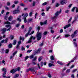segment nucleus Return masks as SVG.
<instances>
[{"mask_svg": "<svg viewBox=\"0 0 78 78\" xmlns=\"http://www.w3.org/2000/svg\"><path fill=\"white\" fill-rule=\"evenodd\" d=\"M37 29L38 30L36 35L37 37V41H39L41 39V37H42V33H39V31L40 30V27H37Z\"/></svg>", "mask_w": 78, "mask_h": 78, "instance_id": "1", "label": "nucleus"}, {"mask_svg": "<svg viewBox=\"0 0 78 78\" xmlns=\"http://www.w3.org/2000/svg\"><path fill=\"white\" fill-rule=\"evenodd\" d=\"M62 11L61 10V9H60V11L59 12L57 11L55 13V16H54V17H51V19H56V17H58V16H59V14H61Z\"/></svg>", "mask_w": 78, "mask_h": 78, "instance_id": "2", "label": "nucleus"}, {"mask_svg": "<svg viewBox=\"0 0 78 78\" xmlns=\"http://www.w3.org/2000/svg\"><path fill=\"white\" fill-rule=\"evenodd\" d=\"M2 72H3L4 71V73H3V74L2 75V77L3 78H10V77L9 76L8 77H6L5 76L6 74V69L5 68H3L2 69Z\"/></svg>", "mask_w": 78, "mask_h": 78, "instance_id": "3", "label": "nucleus"}, {"mask_svg": "<svg viewBox=\"0 0 78 78\" xmlns=\"http://www.w3.org/2000/svg\"><path fill=\"white\" fill-rule=\"evenodd\" d=\"M32 39L33 40H35V39H36V37L31 36L29 38V40L28 41L27 43H31V42H32Z\"/></svg>", "mask_w": 78, "mask_h": 78, "instance_id": "4", "label": "nucleus"}, {"mask_svg": "<svg viewBox=\"0 0 78 78\" xmlns=\"http://www.w3.org/2000/svg\"><path fill=\"white\" fill-rule=\"evenodd\" d=\"M16 20H13L12 21L11 23L9 22L8 21H7L4 23V24H14L16 22Z\"/></svg>", "mask_w": 78, "mask_h": 78, "instance_id": "5", "label": "nucleus"}, {"mask_svg": "<svg viewBox=\"0 0 78 78\" xmlns=\"http://www.w3.org/2000/svg\"><path fill=\"white\" fill-rule=\"evenodd\" d=\"M60 3L62 5H65V4L67 3V2L66 0H62L60 2Z\"/></svg>", "mask_w": 78, "mask_h": 78, "instance_id": "6", "label": "nucleus"}, {"mask_svg": "<svg viewBox=\"0 0 78 78\" xmlns=\"http://www.w3.org/2000/svg\"><path fill=\"white\" fill-rule=\"evenodd\" d=\"M29 69L31 71V72H34V73H33V74H34V75H35V74L36 73V71H35V70H34V68H29Z\"/></svg>", "mask_w": 78, "mask_h": 78, "instance_id": "7", "label": "nucleus"}, {"mask_svg": "<svg viewBox=\"0 0 78 78\" xmlns=\"http://www.w3.org/2000/svg\"><path fill=\"white\" fill-rule=\"evenodd\" d=\"M1 31L2 32V34H4V33H5L6 31V29L3 28L2 29H1Z\"/></svg>", "mask_w": 78, "mask_h": 78, "instance_id": "8", "label": "nucleus"}, {"mask_svg": "<svg viewBox=\"0 0 78 78\" xmlns=\"http://www.w3.org/2000/svg\"><path fill=\"white\" fill-rule=\"evenodd\" d=\"M19 12H20V11L19 10H16L13 12V14H17Z\"/></svg>", "mask_w": 78, "mask_h": 78, "instance_id": "9", "label": "nucleus"}, {"mask_svg": "<svg viewBox=\"0 0 78 78\" xmlns=\"http://www.w3.org/2000/svg\"><path fill=\"white\" fill-rule=\"evenodd\" d=\"M16 72L17 71L16 69H12L10 71V73H12L13 74L14 73Z\"/></svg>", "mask_w": 78, "mask_h": 78, "instance_id": "10", "label": "nucleus"}, {"mask_svg": "<svg viewBox=\"0 0 78 78\" xmlns=\"http://www.w3.org/2000/svg\"><path fill=\"white\" fill-rule=\"evenodd\" d=\"M47 20H46L44 22V23L41 22L40 24H41V25H44H44H45V24H47Z\"/></svg>", "mask_w": 78, "mask_h": 78, "instance_id": "11", "label": "nucleus"}, {"mask_svg": "<svg viewBox=\"0 0 78 78\" xmlns=\"http://www.w3.org/2000/svg\"><path fill=\"white\" fill-rule=\"evenodd\" d=\"M21 44V41H19L18 42V44L16 46V48H19V45H20V44Z\"/></svg>", "mask_w": 78, "mask_h": 78, "instance_id": "12", "label": "nucleus"}, {"mask_svg": "<svg viewBox=\"0 0 78 78\" xmlns=\"http://www.w3.org/2000/svg\"><path fill=\"white\" fill-rule=\"evenodd\" d=\"M12 16H10L9 18H8V20H9V21H11V20H12Z\"/></svg>", "mask_w": 78, "mask_h": 78, "instance_id": "13", "label": "nucleus"}, {"mask_svg": "<svg viewBox=\"0 0 78 78\" xmlns=\"http://www.w3.org/2000/svg\"><path fill=\"white\" fill-rule=\"evenodd\" d=\"M41 48H40L38 49V50L37 51L36 53H40V51H41Z\"/></svg>", "mask_w": 78, "mask_h": 78, "instance_id": "14", "label": "nucleus"}, {"mask_svg": "<svg viewBox=\"0 0 78 78\" xmlns=\"http://www.w3.org/2000/svg\"><path fill=\"white\" fill-rule=\"evenodd\" d=\"M26 17H24L23 19H24V23H27V20L26 19Z\"/></svg>", "mask_w": 78, "mask_h": 78, "instance_id": "15", "label": "nucleus"}, {"mask_svg": "<svg viewBox=\"0 0 78 78\" xmlns=\"http://www.w3.org/2000/svg\"><path fill=\"white\" fill-rule=\"evenodd\" d=\"M32 20H33L32 18H29L27 20L28 22H32Z\"/></svg>", "mask_w": 78, "mask_h": 78, "instance_id": "16", "label": "nucleus"}, {"mask_svg": "<svg viewBox=\"0 0 78 78\" xmlns=\"http://www.w3.org/2000/svg\"><path fill=\"white\" fill-rule=\"evenodd\" d=\"M74 60H73L71 61L70 62H69V63H68V64H67V66H69V64H70V63L71 62H74Z\"/></svg>", "mask_w": 78, "mask_h": 78, "instance_id": "17", "label": "nucleus"}, {"mask_svg": "<svg viewBox=\"0 0 78 78\" xmlns=\"http://www.w3.org/2000/svg\"><path fill=\"white\" fill-rule=\"evenodd\" d=\"M57 62L58 64H60V65H64V63L62 62H61L59 61H57Z\"/></svg>", "mask_w": 78, "mask_h": 78, "instance_id": "18", "label": "nucleus"}, {"mask_svg": "<svg viewBox=\"0 0 78 78\" xmlns=\"http://www.w3.org/2000/svg\"><path fill=\"white\" fill-rule=\"evenodd\" d=\"M35 55H30L29 57L30 59H32V58H34V56Z\"/></svg>", "mask_w": 78, "mask_h": 78, "instance_id": "19", "label": "nucleus"}, {"mask_svg": "<svg viewBox=\"0 0 78 78\" xmlns=\"http://www.w3.org/2000/svg\"><path fill=\"white\" fill-rule=\"evenodd\" d=\"M16 20L19 21V22H21L22 21V19L19 18H17Z\"/></svg>", "mask_w": 78, "mask_h": 78, "instance_id": "20", "label": "nucleus"}, {"mask_svg": "<svg viewBox=\"0 0 78 78\" xmlns=\"http://www.w3.org/2000/svg\"><path fill=\"white\" fill-rule=\"evenodd\" d=\"M48 33V32L47 31H44L43 33V35L44 36H46V35H47Z\"/></svg>", "mask_w": 78, "mask_h": 78, "instance_id": "21", "label": "nucleus"}, {"mask_svg": "<svg viewBox=\"0 0 78 78\" xmlns=\"http://www.w3.org/2000/svg\"><path fill=\"white\" fill-rule=\"evenodd\" d=\"M19 75L18 74H16V75H15V77L14 78H18V77H19Z\"/></svg>", "mask_w": 78, "mask_h": 78, "instance_id": "22", "label": "nucleus"}, {"mask_svg": "<svg viewBox=\"0 0 78 78\" xmlns=\"http://www.w3.org/2000/svg\"><path fill=\"white\" fill-rule=\"evenodd\" d=\"M50 58L51 60H54L55 59H54V57L53 55L50 56Z\"/></svg>", "mask_w": 78, "mask_h": 78, "instance_id": "23", "label": "nucleus"}, {"mask_svg": "<svg viewBox=\"0 0 78 78\" xmlns=\"http://www.w3.org/2000/svg\"><path fill=\"white\" fill-rule=\"evenodd\" d=\"M4 8L5 9H6V10H9V8L7 6H5Z\"/></svg>", "mask_w": 78, "mask_h": 78, "instance_id": "24", "label": "nucleus"}, {"mask_svg": "<svg viewBox=\"0 0 78 78\" xmlns=\"http://www.w3.org/2000/svg\"><path fill=\"white\" fill-rule=\"evenodd\" d=\"M42 57L41 56L39 57V58L38 59V61L40 62L41 60H42Z\"/></svg>", "mask_w": 78, "mask_h": 78, "instance_id": "25", "label": "nucleus"}, {"mask_svg": "<svg viewBox=\"0 0 78 78\" xmlns=\"http://www.w3.org/2000/svg\"><path fill=\"white\" fill-rule=\"evenodd\" d=\"M14 4H15V5H17V4H18V3H19V1H14Z\"/></svg>", "mask_w": 78, "mask_h": 78, "instance_id": "26", "label": "nucleus"}, {"mask_svg": "<svg viewBox=\"0 0 78 78\" xmlns=\"http://www.w3.org/2000/svg\"><path fill=\"white\" fill-rule=\"evenodd\" d=\"M66 28H69V27H70L71 26V24H69L68 25H66Z\"/></svg>", "mask_w": 78, "mask_h": 78, "instance_id": "27", "label": "nucleus"}, {"mask_svg": "<svg viewBox=\"0 0 78 78\" xmlns=\"http://www.w3.org/2000/svg\"><path fill=\"white\" fill-rule=\"evenodd\" d=\"M70 72V69H67L66 71V73H69Z\"/></svg>", "mask_w": 78, "mask_h": 78, "instance_id": "28", "label": "nucleus"}, {"mask_svg": "<svg viewBox=\"0 0 78 78\" xmlns=\"http://www.w3.org/2000/svg\"><path fill=\"white\" fill-rule=\"evenodd\" d=\"M20 67H18L17 68L15 69L16 71L18 70L19 72V71H20Z\"/></svg>", "mask_w": 78, "mask_h": 78, "instance_id": "29", "label": "nucleus"}, {"mask_svg": "<svg viewBox=\"0 0 78 78\" xmlns=\"http://www.w3.org/2000/svg\"><path fill=\"white\" fill-rule=\"evenodd\" d=\"M72 17H70L69 20H68V23H69V22H70L71 21V20H72Z\"/></svg>", "mask_w": 78, "mask_h": 78, "instance_id": "30", "label": "nucleus"}, {"mask_svg": "<svg viewBox=\"0 0 78 78\" xmlns=\"http://www.w3.org/2000/svg\"><path fill=\"white\" fill-rule=\"evenodd\" d=\"M76 8V7H74L73 8V9H72V10H71V11H72V12H74V11L75 9Z\"/></svg>", "mask_w": 78, "mask_h": 78, "instance_id": "31", "label": "nucleus"}, {"mask_svg": "<svg viewBox=\"0 0 78 78\" xmlns=\"http://www.w3.org/2000/svg\"><path fill=\"white\" fill-rule=\"evenodd\" d=\"M21 50L22 51H23V50L25 51V48H23V46L21 47Z\"/></svg>", "mask_w": 78, "mask_h": 78, "instance_id": "32", "label": "nucleus"}, {"mask_svg": "<svg viewBox=\"0 0 78 78\" xmlns=\"http://www.w3.org/2000/svg\"><path fill=\"white\" fill-rule=\"evenodd\" d=\"M8 38H6L5 40H4V42L5 43H7V42H8Z\"/></svg>", "mask_w": 78, "mask_h": 78, "instance_id": "33", "label": "nucleus"}, {"mask_svg": "<svg viewBox=\"0 0 78 78\" xmlns=\"http://www.w3.org/2000/svg\"><path fill=\"white\" fill-rule=\"evenodd\" d=\"M76 71H77V69H74L72 71V73H74V72H75Z\"/></svg>", "mask_w": 78, "mask_h": 78, "instance_id": "34", "label": "nucleus"}, {"mask_svg": "<svg viewBox=\"0 0 78 78\" xmlns=\"http://www.w3.org/2000/svg\"><path fill=\"white\" fill-rule=\"evenodd\" d=\"M32 29V28H31V27H30L28 32L30 33V32H31V30Z\"/></svg>", "mask_w": 78, "mask_h": 78, "instance_id": "35", "label": "nucleus"}, {"mask_svg": "<svg viewBox=\"0 0 78 78\" xmlns=\"http://www.w3.org/2000/svg\"><path fill=\"white\" fill-rule=\"evenodd\" d=\"M36 59H37V57H35L34 59H33L32 61H35L36 60Z\"/></svg>", "mask_w": 78, "mask_h": 78, "instance_id": "36", "label": "nucleus"}, {"mask_svg": "<svg viewBox=\"0 0 78 78\" xmlns=\"http://www.w3.org/2000/svg\"><path fill=\"white\" fill-rule=\"evenodd\" d=\"M74 44L75 47H77V45H78V44H77V43L74 42Z\"/></svg>", "mask_w": 78, "mask_h": 78, "instance_id": "37", "label": "nucleus"}, {"mask_svg": "<svg viewBox=\"0 0 78 78\" xmlns=\"http://www.w3.org/2000/svg\"><path fill=\"white\" fill-rule=\"evenodd\" d=\"M32 14H33V12H30L29 14V16H30H30H32Z\"/></svg>", "mask_w": 78, "mask_h": 78, "instance_id": "38", "label": "nucleus"}, {"mask_svg": "<svg viewBox=\"0 0 78 78\" xmlns=\"http://www.w3.org/2000/svg\"><path fill=\"white\" fill-rule=\"evenodd\" d=\"M10 37L11 38V39H14V36L13 35H10Z\"/></svg>", "mask_w": 78, "mask_h": 78, "instance_id": "39", "label": "nucleus"}, {"mask_svg": "<svg viewBox=\"0 0 78 78\" xmlns=\"http://www.w3.org/2000/svg\"><path fill=\"white\" fill-rule=\"evenodd\" d=\"M75 34H73L71 35V37H72V38H73V37H75Z\"/></svg>", "mask_w": 78, "mask_h": 78, "instance_id": "40", "label": "nucleus"}, {"mask_svg": "<svg viewBox=\"0 0 78 78\" xmlns=\"http://www.w3.org/2000/svg\"><path fill=\"white\" fill-rule=\"evenodd\" d=\"M20 41H23V40H24V38H22V37H20Z\"/></svg>", "mask_w": 78, "mask_h": 78, "instance_id": "41", "label": "nucleus"}, {"mask_svg": "<svg viewBox=\"0 0 78 78\" xmlns=\"http://www.w3.org/2000/svg\"><path fill=\"white\" fill-rule=\"evenodd\" d=\"M30 33L28 32V33L26 34L25 37H27V36H28V35H29V34H30Z\"/></svg>", "mask_w": 78, "mask_h": 78, "instance_id": "42", "label": "nucleus"}, {"mask_svg": "<svg viewBox=\"0 0 78 78\" xmlns=\"http://www.w3.org/2000/svg\"><path fill=\"white\" fill-rule=\"evenodd\" d=\"M47 2H44L42 4V5H43V6H45V5H47Z\"/></svg>", "mask_w": 78, "mask_h": 78, "instance_id": "43", "label": "nucleus"}, {"mask_svg": "<svg viewBox=\"0 0 78 78\" xmlns=\"http://www.w3.org/2000/svg\"><path fill=\"white\" fill-rule=\"evenodd\" d=\"M2 64H4V65H5L6 64V63H5V61L4 60L2 61Z\"/></svg>", "mask_w": 78, "mask_h": 78, "instance_id": "44", "label": "nucleus"}, {"mask_svg": "<svg viewBox=\"0 0 78 78\" xmlns=\"http://www.w3.org/2000/svg\"><path fill=\"white\" fill-rule=\"evenodd\" d=\"M48 65V67H51L52 66V64L50 63H49Z\"/></svg>", "mask_w": 78, "mask_h": 78, "instance_id": "45", "label": "nucleus"}, {"mask_svg": "<svg viewBox=\"0 0 78 78\" xmlns=\"http://www.w3.org/2000/svg\"><path fill=\"white\" fill-rule=\"evenodd\" d=\"M16 40H14L13 41V45H16Z\"/></svg>", "mask_w": 78, "mask_h": 78, "instance_id": "46", "label": "nucleus"}, {"mask_svg": "<svg viewBox=\"0 0 78 78\" xmlns=\"http://www.w3.org/2000/svg\"><path fill=\"white\" fill-rule=\"evenodd\" d=\"M9 48H12V44H10L9 45Z\"/></svg>", "mask_w": 78, "mask_h": 78, "instance_id": "47", "label": "nucleus"}, {"mask_svg": "<svg viewBox=\"0 0 78 78\" xmlns=\"http://www.w3.org/2000/svg\"><path fill=\"white\" fill-rule=\"evenodd\" d=\"M24 16H25V17H28V13H26L24 15Z\"/></svg>", "mask_w": 78, "mask_h": 78, "instance_id": "48", "label": "nucleus"}, {"mask_svg": "<svg viewBox=\"0 0 78 78\" xmlns=\"http://www.w3.org/2000/svg\"><path fill=\"white\" fill-rule=\"evenodd\" d=\"M8 52H9V49H6L5 50V53H8Z\"/></svg>", "mask_w": 78, "mask_h": 78, "instance_id": "49", "label": "nucleus"}, {"mask_svg": "<svg viewBox=\"0 0 78 78\" xmlns=\"http://www.w3.org/2000/svg\"><path fill=\"white\" fill-rule=\"evenodd\" d=\"M31 51H32V50H28L27 51V53H30Z\"/></svg>", "mask_w": 78, "mask_h": 78, "instance_id": "50", "label": "nucleus"}, {"mask_svg": "<svg viewBox=\"0 0 78 78\" xmlns=\"http://www.w3.org/2000/svg\"><path fill=\"white\" fill-rule=\"evenodd\" d=\"M77 33H78V30H76L75 31H74V34L75 35L77 34Z\"/></svg>", "mask_w": 78, "mask_h": 78, "instance_id": "51", "label": "nucleus"}, {"mask_svg": "<svg viewBox=\"0 0 78 78\" xmlns=\"http://www.w3.org/2000/svg\"><path fill=\"white\" fill-rule=\"evenodd\" d=\"M75 67V66L74 65H73L71 66L69 68L70 69H72V68H73Z\"/></svg>", "mask_w": 78, "mask_h": 78, "instance_id": "52", "label": "nucleus"}, {"mask_svg": "<svg viewBox=\"0 0 78 78\" xmlns=\"http://www.w3.org/2000/svg\"><path fill=\"white\" fill-rule=\"evenodd\" d=\"M69 10H66L65 11V13H68V12H69Z\"/></svg>", "mask_w": 78, "mask_h": 78, "instance_id": "53", "label": "nucleus"}, {"mask_svg": "<svg viewBox=\"0 0 78 78\" xmlns=\"http://www.w3.org/2000/svg\"><path fill=\"white\" fill-rule=\"evenodd\" d=\"M32 5L33 6H35V2H34V1L33 2V3L32 4Z\"/></svg>", "mask_w": 78, "mask_h": 78, "instance_id": "54", "label": "nucleus"}, {"mask_svg": "<svg viewBox=\"0 0 78 78\" xmlns=\"http://www.w3.org/2000/svg\"><path fill=\"white\" fill-rule=\"evenodd\" d=\"M34 31H32L31 32V33H30V34H29L30 36H31V34H33V33H34Z\"/></svg>", "mask_w": 78, "mask_h": 78, "instance_id": "55", "label": "nucleus"}, {"mask_svg": "<svg viewBox=\"0 0 78 78\" xmlns=\"http://www.w3.org/2000/svg\"><path fill=\"white\" fill-rule=\"evenodd\" d=\"M49 28L50 30H52V29H53V27H49Z\"/></svg>", "mask_w": 78, "mask_h": 78, "instance_id": "56", "label": "nucleus"}, {"mask_svg": "<svg viewBox=\"0 0 78 78\" xmlns=\"http://www.w3.org/2000/svg\"><path fill=\"white\" fill-rule=\"evenodd\" d=\"M50 7H48L47 8H46V11H48V10H49V9H50Z\"/></svg>", "mask_w": 78, "mask_h": 78, "instance_id": "57", "label": "nucleus"}, {"mask_svg": "<svg viewBox=\"0 0 78 78\" xmlns=\"http://www.w3.org/2000/svg\"><path fill=\"white\" fill-rule=\"evenodd\" d=\"M29 58V57L28 56H27L25 57V61H26V60H27V59H28V58Z\"/></svg>", "mask_w": 78, "mask_h": 78, "instance_id": "58", "label": "nucleus"}, {"mask_svg": "<svg viewBox=\"0 0 78 78\" xmlns=\"http://www.w3.org/2000/svg\"><path fill=\"white\" fill-rule=\"evenodd\" d=\"M76 12H78V7H76Z\"/></svg>", "mask_w": 78, "mask_h": 78, "instance_id": "59", "label": "nucleus"}, {"mask_svg": "<svg viewBox=\"0 0 78 78\" xmlns=\"http://www.w3.org/2000/svg\"><path fill=\"white\" fill-rule=\"evenodd\" d=\"M7 6H10V2H8L7 3Z\"/></svg>", "mask_w": 78, "mask_h": 78, "instance_id": "60", "label": "nucleus"}, {"mask_svg": "<svg viewBox=\"0 0 78 78\" xmlns=\"http://www.w3.org/2000/svg\"><path fill=\"white\" fill-rule=\"evenodd\" d=\"M51 33H54V30H51Z\"/></svg>", "mask_w": 78, "mask_h": 78, "instance_id": "61", "label": "nucleus"}, {"mask_svg": "<svg viewBox=\"0 0 78 78\" xmlns=\"http://www.w3.org/2000/svg\"><path fill=\"white\" fill-rule=\"evenodd\" d=\"M71 78H75V76L74 74H72L71 76Z\"/></svg>", "mask_w": 78, "mask_h": 78, "instance_id": "62", "label": "nucleus"}, {"mask_svg": "<svg viewBox=\"0 0 78 78\" xmlns=\"http://www.w3.org/2000/svg\"><path fill=\"white\" fill-rule=\"evenodd\" d=\"M17 53V51H15L13 54V56H14Z\"/></svg>", "mask_w": 78, "mask_h": 78, "instance_id": "63", "label": "nucleus"}, {"mask_svg": "<svg viewBox=\"0 0 78 78\" xmlns=\"http://www.w3.org/2000/svg\"><path fill=\"white\" fill-rule=\"evenodd\" d=\"M20 25V24H18L16 25V27H19Z\"/></svg>", "mask_w": 78, "mask_h": 78, "instance_id": "64", "label": "nucleus"}]
</instances>
